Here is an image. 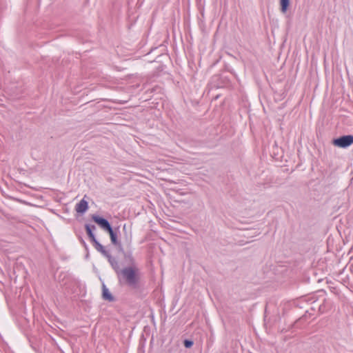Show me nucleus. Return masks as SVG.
Segmentation results:
<instances>
[{"label": "nucleus", "mask_w": 353, "mask_h": 353, "mask_svg": "<svg viewBox=\"0 0 353 353\" xmlns=\"http://www.w3.org/2000/svg\"><path fill=\"white\" fill-rule=\"evenodd\" d=\"M193 345V342L191 341L185 340L184 341V345L185 347H190Z\"/></svg>", "instance_id": "nucleus-9"}, {"label": "nucleus", "mask_w": 353, "mask_h": 353, "mask_svg": "<svg viewBox=\"0 0 353 353\" xmlns=\"http://www.w3.org/2000/svg\"><path fill=\"white\" fill-rule=\"evenodd\" d=\"M92 220L99 225H100L101 228L106 231L111 228V226L108 221L103 218L94 215L92 216Z\"/></svg>", "instance_id": "nucleus-3"}, {"label": "nucleus", "mask_w": 353, "mask_h": 353, "mask_svg": "<svg viewBox=\"0 0 353 353\" xmlns=\"http://www.w3.org/2000/svg\"><path fill=\"white\" fill-rule=\"evenodd\" d=\"M85 230H86V232H87V234H88V236H89V238L90 239V240H91L93 243H97V240H96V239H95V236H94V234H93V232H92V230L91 227H90V225H87L85 226Z\"/></svg>", "instance_id": "nucleus-5"}, {"label": "nucleus", "mask_w": 353, "mask_h": 353, "mask_svg": "<svg viewBox=\"0 0 353 353\" xmlns=\"http://www.w3.org/2000/svg\"><path fill=\"white\" fill-rule=\"evenodd\" d=\"M107 232L109 233V234L110 236V239H111L112 243L116 244L117 243V236L114 233L112 228L110 230H108Z\"/></svg>", "instance_id": "nucleus-8"}, {"label": "nucleus", "mask_w": 353, "mask_h": 353, "mask_svg": "<svg viewBox=\"0 0 353 353\" xmlns=\"http://www.w3.org/2000/svg\"><path fill=\"white\" fill-rule=\"evenodd\" d=\"M353 143V136L345 135L333 141V144L339 148H347Z\"/></svg>", "instance_id": "nucleus-2"}, {"label": "nucleus", "mask_w": 353, "mask_h": 353, "mask_svg": "<svg viewBox=\"0 0 353 353\" xmlns=\"http://www.w3.org/2000/svg\"><path fill=\"white\" fill-rule=\"evenodd\" d=\"M122 279L126 283L130 286L136 288L140 281V274L139 270L135 267H128L123 269L121 272Z\"/></svg>", "instance_id": "nucleus-1"}, {"label": "nucleus", "mask_w": 353, "mask_h": 353, "mask_svg": "<svg viewBox=\"0 0 353 353\" xmlns=\"http://www.w3.org/2000/svg\"><path fill=\"white\" fill-rule=\"evenodd\" d=\"M95 244L99 247V249H100V250H102V249H103L102 245H100L98 242H97V243H95Z\"/></svg>", "instance_id": "nucleus-10"}, {"label": "nucleus", "mask_w": 353, "mask_h": 353, "mask_svg": "<svg viewBox=\"0 0 353 353\" xmlns=\"http://www.w3.org/2000/svg\"><path fill=\"white\" fill-rule=\"evenodd\" d=\"M281 12L285 13L289 6V0H280Z\"/></svg>", "instance_id": "nucleus-6"}, {"label": "nucleus", "mask_w": 353, "mask_h": 353, "mask_svg": "<svg viewBox=\"0 0 353 353\" xmlns=\"http://www.w3.org/2000/svg\"><path fill=\"white\" fill-rule=\"evenodd\" d=\"M103 297L104 299L108 300V301H112L113 299L110 292L105 288H103Z\"/></svg>", "instance_id": "nucleus-7"}, {"label": "nucleus", "mask_w": 353, "mask_h": 353, "mask_svg": "<svg viewBox=\"0 0 353 353\" xmlns=\"http://www.w3.org/2000/svg\"><path fill=\"white\" fill-rule=\"evenodd\" d=\"M88 207V202L84 199H82L76 205L75 210L79 213H83L87 210Z\"/></svg>", "instance_id": "nucleus-4"}]
</instances>
